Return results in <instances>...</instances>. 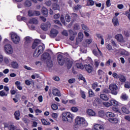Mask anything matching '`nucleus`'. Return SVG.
Segmentation results:
<instances>
[{"label": "nucleus", "instance_id": "3c124183", "mask_svg": "<svg viewBox=\"0 0 130 130\" xmlns=\"http://www.w3.org/2000/svg\"><path fill=\"white\" fill-rule=\"evenodd\" d=\"M113 62V61L110 59H109L106 63V66H107L108 67H109L110 66V63H112Z\"/></svg>", "mask_w": 130, "mask_h": 130}, {"label": "nucleus", "instance_id": "f704fd0d", "mask_svg": "<svg viewBox=\"0 0 130 130\" xmlns=\"http://www.w3.org/2000/svg\"><path fill=\"white\" fill-rule=\"evenodd\" d=\"M52 9H54L55 11L58 10L59 11V5L56 4H54L52 5Z\"/></svg>", "mask_w": 130, "mask_h": 130}, {"label": "nucleus", "instance_id": "5701e85b", "mask_svg": "<svg viewBox=\"0 0 130 130\" xmlns=\"http://www.w3.org/2000/svg\"><path fill=\"white\" fill-rule=\"evenodd\" d=\"M100 98L102 99V100H104V101H108V100H109V98H108V96L105 94H101Z\"/></svg>", "mask_w": 130, "mask_h": 130}, {"label": "nucleus", "instance_id": "0eeeda50", "mask_svg": "<svg viewBox=\"0 0 130 130\" xmlns=\"http://www.w3.org/2000/svg\"><path fill=\"white\" fill-rule=\"evenodd\" d=\"M51 27V24L49 22H47L46 23H42L41 25V28L43 31H47Z\"/></svg>", "mask_w": 130, "mask_h": 130}, {"label": "nucleus", "instance_id": "864d4df0", "mask_svg": "<svg viewBox=\"0 0 130 130\" xmlns=\"http://www.w3.org/2000/svg\"><path fill=\"white\" fill-rule=\"evenodd\" d=\"M87 5L88 6H94V1H93L92 0L88 1Z\"/></svg>", "mask_w": 130, "mask_h": 130}, {"label": "nucleus", "instance_id": "37998d69", "mask_svg": "<svg viewBox=\"0 0 130 130\" xmlns=\"http://www.w3.org/2000/svg\"><path fill=\"white\" fill-rule=\"evenodd\" d=\"M82 28L83 30H84V31H87V32H89V28L87 27L85 24H82Z\"/></svg>", "mask_w": 130, "mask_h": 130}, {"label": "nucleus", "instance_id": "ea45409f", "mask_svg": "<svg viewBox=\"0 0 130 130\" xmlns=\"http://www.w3.org/2000/svg\"><path fill=\"white\" fill-rule=\"evenodd\" d=\"M88 93L90 97H94V96H95V93H94V92H93L92 89H89Z\"/></svg>", "mask_w": 130, "mask_h": 130}, {"label": "nucleus", "instance_id": "4d7b16f0", "mask_svg": "<svg viewBox=\"0 0 130 130\" xmlns=\"http://www.w3.org/2000/svg\"><path fill=\"white\" fill-rule=\"evenodd\" d=\"M23 68L24 69H25V70H27V71H33V69L26 65L23 66Z\"/></svg>", "mask_w": 130, "mask_h": 130}, {"label": "nucleus", "instance_id": "09e8293b", "mask_svg": "<svg viewBox=\"0 0 130 130\" xmlns=\"http://www.w3.org/2000/svg\"><path fill=\"white\" fill-rule=\"evenodd\" d=\"M60 21L63 25H66V21L64 20V18L63 17V15H61L60 16Z\"/></svg>", "mask_w": 130, "mask_h": 130}, {"label": "nucleus", "instance_id": "680f3d73", "mask_svg": "<svg viewBox=\"0 0 130 130\" xmlns=\"http://www.w3.org/2000/svg\"><path fill=\"white\" fill-rule=\"evenodd\" d=\"M121 98L123 100H127V98H128V96H127L126 94H122Z\"/></svg>", "mask_w": 130, "mask_h": 130}, {"label": "nucleus", "instance_id": "39448f33", "mask_svg": "<svg viewBox=\"0 0 130 130\" xmlns=\"http://www.w3.org/2000/svg\"><path fill=\"white\" fill-rule=\"evenodd\" d=\"M50 55L48 53H44L41 56V59L44 61H46L47 63H50L51 66L52 64V61L50 59Z\"/></svg>", "mask_w": 130, "mask_h": 130}, {"label": "nucleus", "instance_id": "5fc2aeb1", "mask_svg": "<svg viewBox=\"0 0 130 130\" xmlns=\"http://www.w3.org/2000/svg\"><path fill=\"white\" fill-rule=\"evenodd\" d=\"M120 54H122V55H127V52L125 50L122 49Z\"/></svg>", "mask_w": 130, "mask_h": 130}, {"label": "nucleus", "instance_id": "a211bd4d", "mask_svg": "<svg viewBox=\"0 0 130 130\" xmlns=\"http://www.w3.org/2000/svg\"><path fill=\"white\" fill-rule=\"evenodd\" d=\"M76 67L77 69H80V70L84 69V65L82 64V59H80L79 62H76Z\"/></svg>", "mask_w": 130, "mask_h": 130}, {"label": "nucleus", "instance_id": "cd10ccee", "mask_svg": "<svg viewBox=\"0 0 130 130\" xmlns=\"http://www.w3.org/2000/svg\"><path fill=\"white\" fill-rule=\"evenodd\" d=\"M119 79L121 83H125V81H126V78H125V77L121 74H120Z\"/></svg>", "mask_w": 130, "mask_h": 130}, {"label": "nucleus", "instance_id": "4c0bfd02", "mask_svg": "<svg viewBox=\"0 0 130 130\" xmlns=\"http://www.w3.org/2000/svg\"><path fill=\"white\" fill-rule=\"evenodd\" d=\"M41 121L43 125H50V123L47 122L45 119H42Z\"/></svg>", "mask_w": 130, "mask_h": 130}, {"label": "nucleus", "instance_id": "052dcab7", "mask_svg": "<svg viewBox=\"0 0 130 130\" xmlns=\"http://www.w3.org/2000/svg\"><path fill=\"white\" fill-rule=\"evenodd\" d=\"M4 58L5 57H4V55H3L2 54H0V63H3Z\"/></svg>", "mask_w": 130, "mask_h": 130}, {"label": "nucleus", "instance_id": "dca6fc26", "mask_svg": "<svg viewBox=\"0 0 130 130\" xmlns=\"http://www.w3.org/2000/svg\"><path fill=\"white\" fill-rule=\"evenodd\" d=\"M84 37V35L83 33L79 32L78 35V38L76 39V42L77 43H79L83 41V38Z\"/></svg>", "mask_w": 130, "mask_h": 130}, {"label": "nucleus", "instance_id": "e2e57ef3", "mask_svg": "<svg viewBox=\"0 0 130 130\" xmlns=\"http://www.w3.org/2000/svg\"><path fill=\"white\" fill-rule=\"evenodd\" d=\"M125 88H127V89L130 88V83L129 82H125L124 84Z\"/></svg>", "mask_w": 130, "mask_h": 130}, {"label": "nucleus", "instance_id": "e433bc0d", "mask_svg": "<svg viewBox=\"0 0 130 130\" xmlns=\"http://www.w3.org/2000/svg\"><path fill=\"white\" fill-rule=\"evenodd\" d=\"M15 85L16 86H17V89H18V90H20V91L22 90V86L20 85H21V83H20V82L19 81H16L15 82Z\"/></svg>", "mask_w": 130, "mask_h": 130}, {"label": "nucleus", "instance_id": "58836bf2", "mask_svg": "<svg viewBox=\"0 0 130 130\" xmlns=\"http://www.w3.org/2000/svg\"><path fill=\"white\" fill-rule=\"evenodd\" d=\"M29 23L30 24H38V21L37 19L35 18H33L32 19H30Z\"/></svg>", "mask_w": 130, "mask_h": 130}, {"label": "nucleus", "instance_id": "79ce46f5", "mask_svg": "<svg viewBox=\"0 0 130 130\" xmlns=\"http://www.w3.org/2000/svg\"><path fill=\"white\" fill-rule=\"evenodd\" d=\"M65 19L67 22H71V16L69 14H67L65 16Z\"/></svg>", "mask_w": 130, "mask_h": 130}, {"label": "nucleus", "instance_id": "72a5a7b5", "mask_svg": "<svg viewBox=\"0 0 130 130\" xmlns=\"http://www.w3.org/2000/svg\"><path fill=\"white\" fill-rule=\"evenodd\" d=\"M121 110L122 112H123L124 113H129V111H128V110L126 108V107L125 106H124L121 108Z\"/></svg>", "mask_w": 130, "mask_h": 130}, {"label": "nucleus", "instance_id": "f8f14e48", "mask_svg": "<svg viewBox=\"0 0 130 130\" xmlns=\"http://www.w3.org/2000/svg\"><path fill=\"white\" fill-rule=\"evenodd\" d=\"M52 93L54 96H58V97H60L61 96V94L60 93V91L57 88H53L52 91Z\"/></svg>", "mask_w": 130, "mask_h": 130}, {"label": "nucleus", "instance_id": "6e6552de", "mask_svg": "<svg viewBox=\"0 0 130 130\" xmlns=\"http://www.w3.org/2000/svg\"><path fill=\"white\" fill-rule=\"evenodd\" d=\"M115 39L118 42H121V43H124L125 42V40H124V39L123 38V36L121 34H117L115 36Z\"/></svg>", "mask_w": 130, "mask_h": 130}, {"label": "nucleus", "instance_id": "f03ea898", "mask_svg": "<svg viewBox=\"0 0 130 130\" xmlns=\"http://www.w3.org/2000/svg\"><path fill=\"white\" fill-rule=\"evenodd\" d=\"M10 42L8 39H5L4 41V43L5 45L4 49L8 54H12L14 51V49L12 45L9 44Z\"/></svg>", "mask_w": 130, "mask_h": 130}, {"label": "nucleus", "instance_id": "a878e982", "mask_svg": "<svg viewBox=\"0 0 130 130\" xmlns=\"http://www.w3.org/2000/svg\"><path fill=\"white\" fill-rule=\"evenodd\" d=\"M112 22L115 27H116V26H118V25H119V23L118 22V19H117V17L113 18L112 19Z\"/></svg>", "mask_w": 130, "mask_h": 130}, {"label": "nucleus", "instance_id": "7c9ffc66", "mask_svg": "<svg viewBox=\"0 0 130 130\" xmlns=\"http://www.w3.org/2000/svg\"><path fill=\"white\" fill-rule=\"evenodd\" d=\"M25 44H29V43H31V41L32 39L30 37H26L25 38Z\"/></svg>", "mask_w": 130, "mask_h": 130}, {"label": "nucleus", "instance_id": "8fccbe9b", "mask_svg": "<svg viewBox=\"0 0 130 130\" xmlns=\"http://www.w3.org/2000/svg\"><path fill=\"white\" fill-rule=\"evenodd\" d=\"M71 110L73 112H77L79 110V109L77 107H73L71 108Z\"/></svg>", "mask_w": 130, "mask_h": 130}, {"label": "nucleus", "instance_id": "393cba45", "mask_svg": "<svg viewBox=\"0 0 130 130\" xmlns=\"http://www.w3.org/2000/svg\"><path fill=\"white\" fill-rule=\"evenodd\" d=\"M68 112H63L62 114V120L63 121H67L68 120Z\"/></svg>", "mask_w": 130, "mask_h": 130}, {"label": "nucleus", "instance_id": "f257e3e1", "mask_svg": "<svg viewBox=\"0 0 130 130\" xmlns=\"http://www.w3.org/2000/svg\"><path fill=\"white\" fill-rule=\"evenodd\" d=\"M39 44H40V40L39 39L35 40L32 44V49H36L34 52V57H38L44 51V45H39Z\"/></svg>", "mask_w": 130, "mask_h": 130}, {"label": "nucleus", "instance_id": "603ef678", "mask_svg": "<svg viewBox=\"0 0 130 130\" xmlns=\"http://www.w3.org/2000/svg\"><path fill=\"white\" fill-rule=\"evenodd\" d=\"M106 47L107 49H108V50H109L110 51L112 50V49H112V46H111V45H110L108 44H107V45H106Z\"/></svg>", "mask_w": 130, "mask_h": 130}, {"label": "nucleus", "instance_id": "774afa93", "mask_svg": "<svg viewBox=\"0 0 130 130\" xmlns=\"http://www.w3.org/2000/svg\"><path fill=\"white\" fill-rule=\"evenodd\" d=\"M125 16H126L127 17V18L130 20V12L126 11L125 13Z\"/></svg>", "mask_w": 130, "mask_h": 130}, {"label": "nucleus", "instance_id": "7ed1b4c3", "mask_svg": "<svg viewBox=\"0 0 130 130\" xmlns=\"http://www.w3.org/2000/svg\"><path fill=\"white\" fill-rule=\"evenodd\" d=\"M75 123L79 124L80 126H87L89 124L84 117L80 116H77L75 118Z\"/></svg>", "mask_w": 130, "mask_h": 130}, {"label": "nucleus", "instance_id": "4468645a", "mask_svg": "<svg viewBox=\"0 0 130 130\" xmlns=\"http://www.w3.org/2000/svg\"><path fill=\"white\" fill-rule=\"evenodd\" d=\"M110 102L111 103V106H113L115 107L119 106L120 105V103H118V102L113 99H112L111 100H110Z\"/></svg>", "mask_w": 130, "mask_h": 130}, {"label": "nucleus", "instance_id": "a19ab883", "mask_svg": "<svg viewBox=\"0 0 130 130\" xmlns=\"http://www.w3.org/2000/svg\"><path fill=\"white\" fill-rule=\"evenodd\" d=\"M97 87H98V83L94 82L92 84V88L93 90H95Z\"/></svg>", "mask_w": 130, "mask_h": 130}, {"label": "nucleus", "instance_id": "9d476101", "mask_svg": "<svg viewBox=\"0 0 130 130\" xmlns=\"http://www.w3.org/2000/svg\"><path fill=\"white\" fill-rule=\"evenodd\" d=\"M74 114H72L70 112H68L67 121H68V122L72 123V122H73V120H74Z\"/></svg>", "mask_w": 130, "mask_h": 130}, {"label": "nucleus", "instance_id": "338daca9", "mask_svg": "<svg viewBox=\"0 0 130 130\" xmlns=\"http://www.w3.org/2000/svg\"><path fill=\"white\" fill-rule=\"evenodd\" d=\"M79 125L77 123L73 125V129H75V130L79 129Z\"/></svg>", "mask_w": 130, "mask_h": 130}, {"label": "nucleus", "instance_id": "423d86ee", "mask_svg": "<svg viewBox=\"0 0 130 130\" xmlns=\"http://www.w3.org/2000/svg\"><path fill=\"white\" fill-rule=\"evenodd\" d=\"M117 85L115 84H111L109 87V89L111 91V93L113 95H117Z\"/></svg>", "mask_w": 130, "mask_h": 130}, {"label": "nucleus", "instance_id": "ddd939ff", "mask_svg": "<svg viewBox=\"0 0 130 130\" xmlns=\"http://www.w3.org/2000/svg\"><path fill=\"white\" fill-rule=\"evenodd\" d=\"M57 34H58V31H57L56 29L52 28L51 30L50 35L51 37L54 38L56 37L57 36Z\"/></svg>", "mask_w": 130, "mask_h": 130}, {"label": "nucleus", "instance_id": "6ab92c4d", "mask_svg": "<svg viewBox=\"0 0 130 130\" xmlns=\"http://www.w3.org/2000/svg\"><path fill=\"white\" fill-rule=\"evenodd\" d=\"M84 67H85V70L87 71V72L89 74H91V73H92V71H93V67H92L91 65L86 64V65H85Z\"/></svg>", "mask_w": 130, "mask_h": 130}, {"label": "nucleus", "instance_id": "412c9836", "mask_svg": "<svg viewBox=\"0 0 130 130\" xmlns=\"http://www.w3.org/2000/svg\"><path fill=\"white\" fill-rule=\"evenodd\" d=\"M108 121L111 122V123H117L118 122V119L117 118H110L108 119Z\"/></svg>", "mask_w": 130, "mask_h": 130}, {"label": "nucleus", "instance_id": "2f4dec72", "mask_svg": "<svg viewBox=\"0 0 130 130\" xmlns=\"http://www.w3.org/2000/svg\"><path fill=\"white\" fill-rule=\"evenodd\" d=\"M112 110H113L114 112H116V113H119L120 114H121V112H120L119 109L115 106L112 107Z\"/></svg>", "mask_w": 130, "mask_h": 130}, {"label": "nucleus", "instance_id": "6e6d98bb", "mask_svg": "<svg viewBox=\"0 0 130 130\" xmlns=\"http://www.w3.org/2000/svg\"><path fill=\"white\" fill-rule=\"evenodd\" d=\"M9 130H17V128L13 125H10L9 126Z\"/></svg>", "mask_w": 130, "mask_h": 130}, {"label": "nucleus", "instance_id": "c03bdc74", "mask_svg": "<svg viewBox=\"0 0 130 130\" xmlns=\"http://www.w3.org/2000/svg\"><path fill=\"white\" fill-rule=\"evenodd\" d=\"M112 76H113V78H114V79H119L120 74L118 75L116 73H113L112 74Z\"/></svg>", "mask_w": 130, "mask_h": 130}, {"label": "nucleus", "instance_id": "13d9d810", "mask_svg": "<svg viewBox=\"0 0 130 130\" xmlns=\"http://www.w3.org/2000/svg\"><path fill=\"white\" fill-rule=\"evenodd\" d=\"M74 30H79L80 29V25L78 23L75 24L74 25Z\"/></svg>", "mask_w": 130, "mask_h": 130}, {"label": "nucleus", "instance_id": "bb28decb", "mask_svg": "<svg viewBox=\"0 0 130 130\" xmlns=\"http://www.w3.org/2000/svg\"><path fill=\"white\" fill-rule=\"evenodd\" d=\"M11 67L13 69H18L19 68V64L16 61H13L11 62Z\"/></svg>", "mask_w": 130, "mask_h": 130}, {"label": "nucleus", "instance_id": "aec40b11", "mask_svg": "<svg viewBox=\"0 0 130 130\" xmlns=\"http://www.w3.org/2000/svg\"><path fill=\"white\" fill-rule=\"evenodd\" d=\"M11 62H12V59H11V58L8 57H4L3 63L9 64V63H11Z\"/></svg>", "mask_w": 130, "mask_h": 130}, {"label": "nucleus", "instance_id": "1a4fd4ad", "mask_svg": "<svg viewBox=\"0 0 130 130\" xmlns=\"http://www.w3.org/2000/svg\"><path fill=\"white\" fill-rule=\"evenodd\" d=\"M58 62L60 66H62L64 63V58L62 55L59 54L57 57Z\"/></svg>", "mask_w": 130, "mask_h": 130}, {"label": "nucleus", "instance_id": "c756f323", "mask_svg": "<svg viewBox=\"0 0 130 130\" xmlns=\"http://www.w3.org/2000/svg\"><path fill=\"white\" fill-rule=\"evenodd\" d=\"M14 116H15V118L16 119V120H20V111H16L14 113Z\"/></svg>", "mask_w": 130, "mask_h": 130}, {"label": "nucleus", "instance_id": "a18cd8bd", "mask_svg": "<svg viewBox=\"0 0 130 130\" xmlns=\"http://www.w3.org/2000/svg\"><path fill=\"white\" fill-rule=\"evenodd\" d=\"M82 8V6L80 5H77L76 6L74 7L73 8V10H75V11H78V10H80Z\"/></svg>", "mask_w": 130, "mask_h": 130}, {"label": "nucleus", "instance_id": "f3484780", "mask_svg": "<svg viewBox=\"0 0 130 130\" xmlns=\"http://www.w3.org/2000/svg\"><path fill=\"white\" fill-rule=\"evenodd\" d=\"M69 32L71 34L70 39L72 40V41H74L75 39V37L77 36V32L73 31L72 30H70Z\"/></svg>", "mask_w": 130, "mask_h": 130}, {"label": "nucleus", "instance_id": "49530a36", "mask_svg": "<svg viewBox=\"0 0 130 130\" xmlns=\"http://www.w3.org/2000/svg\"><path fill=\"white\" fill-rule=\"evenodd\" d=\"M52 107V109H53V110H57L58 107H57V105H56V104H53L51 106Z\"/></svg>", "mask_w": 130, "mask_h": 130}, {"label": "nucleus", "instance_id": "bf43d9fd", "mask_svg": "<svg viewBox=\"0 0 130 130\" xmlns=\"http://www.w3.org/2000/svg\"><path fill=\"white\" fill-rule=\"evenodd\" d=\"M0 96H2V97L3 96H8V94H6L4 90L0 91Z\"/></svg>", "mask_w": 130, "mask_h": 130}, {"label": "nucleus", "instance_id": "c9c22d12", "mask_svg": "<svg viewBox=\"0 0 130 130\" xmlns=\"http://www.w3.org/2000/svg\"><path fill=\"white\" fill-rule=\"evenodd\" d=\"M24 6L29 8V7H31V6H32V3H31V1L27 0L24 3Z\"/></svg>", "mask_w": 130, "mask_h": 130}, {"label": "nucleus", "instance_id": "c85d7f7f", "mask_svg": "<svg viewBox=\"0 0 130 130\" xmlns=\"http://www.w3.org/2000/svg\"><path fill=\"white\" fill-rule=\"evenodd\" d=\"M42 13L44 16H46V17L47 16V14H48V12L47 11V9L44 7H42Z\"/></svg>", "mask_w": 130, "mask_h": 130}, {"label": "nucleus", "instance_id": "9b49d317", "mask_svg": "<svg viewBox=\"0 0 130 130\" xmlns=\"http://www.w3.org/2000/svg\"><path fill=\"white\" fill-rule=\"evenodd\" d=\"M31 13H33V14H31ZM29 17H32L33 16H39L40 15V12L37 11H34V12H32L31 10H29L28 12Z\"/></svg>", "mask_w": 130, "mask_h": 130}, {"label": "nucleus", "instance_id": "b1692460", "mask_svg": "<svg viewBox=\"0 0 130 130\" xmlns=\"http://www.w3.org/2000/svg\"><path fill=\"white\" fill-rule=\"evenodd\" d=\"M106 116L107 117H109L110 118H112L113 117H115V114L114 113L111 112H108L106 113Z\"/></svg>", "mask_w": 130, "mask_h": 130}, {"label": "nucleus", "instance_id": "2eb2a0df", "mask_svg": "<svg viewBox=\"0 0 130 130\" xmlns=\"http://www.w3.org/2000/svg\"><path fill=\"white\" fill-rule=\"evenodd\" d=\"M93 130H104V128L101 124H94Z\"/></svg>", "mask_w": 130, "mask_h": 130}, {"label": "nucleus", "instance_id": "69168bd1", "mask_svg": "<svg viewBox=\"0 0 130 130\" xmlns=\"http://www.w3.org/2000/svg\"><path fill=\"white\" fill-rule=\"evenodd\" d=\"M99 63H100V61L99 60L96 59L94 60V64L96 68H98Z\"/></svg>", "mask_w": 130, "mask_h": 130}, {"label": "nucleus", "instance_id": "4be33fe9", "mask_svg": "<svg viewBox=\"0 0 130 130\" xmlns=\"http://www.w3.org/2000/svg\"><path fill=\"white\" fill-rule=\"evenodd\" d=\"M87 113L90 116H95V115H96V113L92 109H88V110H87Z\"/></svg>", "mask_w": 130, "mask_h": 130}, {"label": "nucleus", "instance_id": "0e129e2a", "mask_svg": "<svg viewBox=\"0 0 130 130\" xmlns=\"http://www.w3.org/2000/svg\"><path fill=\"white\" fill-rule=\"evenodd\" d=\"M98 74L99 76H102V75H104V72L102 70H99L98 71Z\"/></svg>", "mask_w": 130, "mask_h": 130}, {"label": "nucleus", "instance_id": "20e7f679", "mask_svg": "<svg viewBox=\"0 0 130 130\" xmlns=\"http://www.w3.org/2000/svg\"><path fill=\"white\" fill-rule=\"evenodd\" d=\"M10 36L11 38L12 41L15 44H18L20 42V37L14 32H12L10 34Z\"/></svg>", "mask_w": 130, "mask_h": 130}, {"label": "nucleus", "instance_id": "de8ad7c7", "mask_svg": "<svg viewBox=\"0 0 130 130\" xmlns=\"http://www.w3.org/2000/svg\"><path fill=\"white\" fill-rule=\"evenodd\" d=\"M104 112L103 111H100L99 112V116H100V117H104Z\"/></svg>", "mask_w": 130, "mask_h": 130}, {"label": "nucleus", "instance_id": "473e14b6", "mask_svg": "<svg viewBox=\"0 0 130 130\" xmlns=\"http://www.w3.org/2000/svg\"><path fill=\"white\" fill-rule=\"evenodd\" d=\"M102 105L104 106V107H107L108 108L109 107H110L111 106V104L110 102H103Z\"/></svg>", "mask_w": 130, "mask_h": 130}]
</instances>
